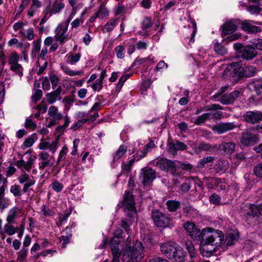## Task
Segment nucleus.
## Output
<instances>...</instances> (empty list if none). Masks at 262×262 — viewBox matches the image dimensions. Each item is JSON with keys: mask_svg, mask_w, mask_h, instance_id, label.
Wrapping results in <instances>:
<instances>
[{"mask_svg": "<svg viewBox=\"0 0 262 262\" xmlns=\"http://www.w3.org/2000/svg\"><path fill=\"white\" fill-rule=\"evenodd\" d=\"M211 228L201 230L197 227L191 231L189 236L194 241H200V249L204 256H209L216 251L224 240L222 232H212Z\"/></svg>", "mask_w": 262, "mask_h": 262, "instance_id": "f257e3e1", "label": "nucleus"}, {"mask_svg": "<svg viewBox=\"0 0 262 262\" xmlns=\"http://www.w3.org/2000/svg\"><path fill=\"white\" fill-rule=\"evenodd\" d=\"M144 247L142 243L128 236L122 249L123 262H140L143 257Z\"/></svg>", "mask_w": 262, "mask_h": 262, "instance_id": "f03ea898", "label": "nucleus"}, {"mask_svg": "<svg viewBox=\"0 0 262 262\" xmlns=\"http://www.w3.org/2000/svg\"><path fill=\"white\" fill-rule=\"evenodd\" d=\"M151 218L156 226L162 228H171L173 225V219L158 209L152 211Z\"/></svg>", "mask_w": 262, "mask_h": 262, "instance_id": "7ed1b4c3", "label": "nucleus"}, {"mask_svg": "<svg viewBox=\"0 0 262 262\" xmlns=\"http://www.w3.org/2000/svg\"><path fill=\"white\" fill-rule=\"evenodd\" d=\"M244 120L253 125L252 130L260 132L262 130V113L260 112L248 111L243 114Z\"/></svg>", "mask_w": 262, "mask_h": 262, "instance_id": "20e7f679", "label": "nucleus"}, {"mask_svg": "<svg viewBox=\"0 0 262 262\" xmlns=\"http://www.w3.org/2000/svg\"><path fill=\"white\" fill-rule=\"evenodd\" d=\"M243 71L241 62H233L227 66L223 73L222 76L224 78L232 77L234 80H238L243 77Z\"/></svg>", "mask_w": 262, "mask_h": 262, "instance_id": "39448f33", "label": "nucleus"}, {"mask_svg": "<svg viewBox=\"0 0 262 262\" xmlns=\"http://www.w3.org/2000/svg\"><path fill=\"white\" fill-rule=\"evenodd\" d=\"M156 166L161 170L170 171L173 176H176L177 165L174 161L166 158H161L156 163Z\"/></svg>", "mask_w": 262, "mask_h": 262, "instance_id": "423d86ee", "label": "nucleus"}, {"mask_svg": "<svg viewBox=\"0 0 262 262\" xmlns=\"http://www.w3.org/2000/svg\"><path fill=\"white\" fill-rule=\"evenodd\" d=\"M121 241L116 237H112L110 240V246L113 255V259L111 262H119L122 249L120 244Z\"/></svg>", "mask_w": 262, "mask_h": 262, "instance_id": "0eeeda50", "label": "nucleus"}, {"mask_svg": "<svg viewBox=\"0 0 262 262\" xmlns=\"http://www.w3.org/2000/svg\"><path fill=\"white\" fill-rule=\"evenodd\" d=\"M70 21V19L69 18L66 25L59 24L55 29V39L56 41H58L61 44H63L69 39L68 34H67V32Z\"/></svg>", "mask_w": 262, "mask_h": 262, "instance_id": "6e6552de", "label": "nucleus"}, {"mask_svg": "<svg viewBox=\"0 0 262 262\" xmlns=\"http://www.w3.org/2000/svg\"><path fill=\"white\" fill-rule=\"evenodd\" d=\"M258 141V136L252 133L249 129H246L242 133L240 142L244 146H253Z\"/></svg>", "mask_w": 262, "mask_h": 262, "instance_id": "1a4fd4ad", "label": "nucleus"}, {"mask_svg": "<svg viewBox=\"0 0 262 262\" xmlns=\"http://www.w3.org/2000/svg\"><path fill=\"white\" fill-rule=\"evenodd\" d=\"M157 177V172L150 168H144L141 169L140 178L144 186L150 185Z\"/></svg>", "mask_w": 262, "mask_h": 262, "instance_id": "9d476101", "label": "nucleus"}, {"mask_svg": "<svg viewBox=\"0 0 262 262\" xmlns=\"http://www.w3.org/2000/svg\"><path fill=\"white\" fill-rule=\"evenodd\" d=\"M258 52L251 45L245 46L239 52V56L244 60L250 61L257 56Z\"/></svg>", "mask_w": 262, "mask_h": 262, "instance_id": "9b49d317", "label": "nucleus"}, {"mask_svg": "<svg viewBox=\"0 0 262 262\" xmlns=\"http://www.w3.org/2000/svg\"><path fill=\"white\" fill-rule=\"evenodd\" d=\"M248 209L247 210H244L242 212L243 214V219L248 224H251L253 221L254 220V217H258L257 212V207L256 205L252 204H249L247 205Z\"/></svg>", "mask_w": 262, "mask_h": 262, "instance_id": "f8f14e48", "label": "nucleus"}, {"mask_svg": "<svg viewBox=\"0 0 262 262\" xmlns=\"http://www.w3.org/2000/svg\"><path fill=\"white\" fill-rule=\"evenodd\" d=\"M236 126L233 122L220 123L213 126L212 129L217 134H222L234 129Z\"/></svg>", "mask_w": 262, "mask_h": 262, "instance_id": "ddd939ff", "label": "nucleus"}, {"mask_svg": "<svg viewBox=\"0 0 262 262\" xmlns=\"http://www.w3.org/2000/svg\"><path fill=\"white\" fill-rule=\"evenodd\" d=\"M178 246L175 243L168 242L161 244L160 250L162 253L169 259L173 255Z\"/></svg>", "mask_w": 262, "mask_h": 262, "instance_id": "4468645a", "label": "nucleus"}, {"mask_svg": "<svg viewBox=\"0 0 262 262\" xmlns=\"http://www.w3.org/2000/svg\"><path fill=\"white\" fill-rule=\"evenodd\" d=\"M241 92L238 90H235L229 94H225L221 96L220 101L223 104H230L234 101L239 97Z\"/></svg>", "mask_w": 262, "mask_h": 262, "instance_id": "2eb2a0df", "label": "nucleus"}, {"mask_svg": "<svg viewBox=\"0 0 262 262\" xmlns=\"http://www.w3.org/2000/svg\"><path fill=\"white\" fill-rule=\"evenodd\" d=\"M38 157L39 160L41 161L38 164L40 170H42L48 166L52 167L53 165V163L51 162L50 155L48 152L45 151L40 152L38 155Z\"/></svg>", "mask_w": 262, "mask_h": 262, "instance_id": "dca6fc26", "label": "nucleus"}, {"mask_svg": "<svg viewBox=\"0 0 262 262\" xmlns=\"http://www.w3.org/2000/svg\"><path fill=\"white\" fill-rule=\"evenodd\" d=\"M173 253V255L169 257V259L176 262H183L185 260L186 253L179 245Z\"/></svg>", "mask_w": 262, "mask_h": 262, "instance_id": "f3484780", "label": "nucleus"}, {"mask_svg": "<svg viewBox=\"0 0 262 262\" xmlns=\"http://www.w3.org/2000/svg\"><path fill=\"white\" fill-rule=\"evenodd\" d=\"M229 168V163L226 160L220 158L218 160L213 167V170L216 173H225Z\"/></svg>", "mask_w": 262, "mask_h": 262, "instance_id": "a211bd4d", "label": "nucleus"}, {"mask_svg": "<svg viewBox=\"0 0 262 262\" xmlns=\"http://www.w3.org/2000/svg\"><path fill=\"white\" fill-rule=\"evenodd\" d=\"M237 26L235 22L233 20H230L224 23L221 27L222 35L225 36L228 34H231L236 30Z\"/></svg>", "mask_w": 262, "mask_h": 262, "instance_id": "6ab92c4d", "label": "nucleus"}, {"mask_svg": "<svg viewBox=\"0 0 262 262\" xmlns=\"http://www.w3.org/2000/svg\"><path fill=\"white\" fill-rule=\"evenodd\" d=\"M64 7L63 3H59L58 0H55L52 7L51 6V3H50L45 10L49 13V15L52 16L53 14L59 13Z\"/></svg>", "mask_w": 262, "mask_h": 262, "instance_id": "aec40b11", "label": "nucleus"}, {"mask_svg": "<svg viewBox=\"0 0 262 262\" xmlns=\"http://www.w3.org/2000/svg\"><path fill=\"white\" fill-rule=\"evenodd\" d=\"M62 91V88L59 86L55 91L48 93L46 95V98L48 102L50 104H52L57 100H60L61 99V93Z\"/></svg>", "mask_w": 262, "mask_h": 262, "instance_id": "412c9836", "label": "nucleus"}, {"mask_svg": "<svg viewBox=\"0 0 262 262\" xmlns=\"http://www.w3.org/2000/svg\"><path fill=\"white\" fill-rule=\"evenodd\" d=\"M187 145L183 142L177 141L176 142H170L168 144V151L175 155L178 150H184L187 149Z\"/></svg>", "mask_w": 262, "mask_h": 262, "instance_id": "4be33fe9", "label": "nucleus"}, {"mask_svg": "<svg viewBox=\"0 0 262 262\" xmlns=\"http://www.w3.org/2000/svg\"><path fill=\"white\" fill-rule=\"evenodd\" d=\"M122 205L125 208L135 207L134 197L132 192L128 191L125 193Z\"/></svg>", "mask_w": 262, "mask_h": 262, "instance_id": "5701e85b", "label": "nucleus"}, {"mask_svg": "<svg viewBox=\"0 0 262 262\" xmlns=\"http://www.w3.org/2000/svg\"><path fill=\"white\" fill-rule=\"evenodd\" d=\"M242 29L249 33H256L261 31L259 27L253 26L248 20L243 21L241 24Z\"/></svg>", "mask_w": 262, "mask_h": 262, "instance_id": "b1692460", "label": "nucleus"}, {"mask_svg": "<svg viewBox=\"0 0 262 262\" xmlns=\"http://www.w3.org/2000/svg\"><path fill=\"white\" fill-rule=\"evenodd\" d=\"M219 148L225 154H232L235 150V144L231 141L223 142L219 145Z\"/></svg>", "mask_w": 262, "mask_h": 262, "instance_id": "393cba45", "label": "nucleus"}, {"mask_svg": "<svg viewBox=\"0 0 262 262\" xmlns=\"http://www.w3.org/2000/svg\"><path fill=\"white\" fill-rule=\"evenodd\" d=\"M243 77H250L256 75L258 70L256 67L252 66H247L245 68H243Z\"/></svg>", "mask_w": 262, "mask_h": 262, "instance_id": "a878e982", "label": "nucleus"}, {"mask_svg": "<svg viewBox=\"0 0 262 262\" xmlns=\"http://www.w3.org/2000/svg\"><path fill=\"white\" fill-rule=\"evenodd\" d=\"M66 235L59 237L60 242H63L61 245L62 248H65L66 247L67 244L70 242V238L72 237L71 228L67 227L66 229Z\"/></svg>", "mask_w": 262, "mask_h": 262, "instance_id": "bb28decb", "label": "nucleus"}, {"mask_svg": "<svg viewBox=\"0 0 262 262\" xmlns=\"http://www.w3.org/2000/svg\"><path fill=\"white\" fill-rule=\"evenodd\" d=\"M118 18H112L107 22L103 27L102 31L103 33L110 32L113 30L118 24Z\"/></svg>", "mask_w": 262, "mask_h": 262, "instance_id": "cd10ccee", "label": "nucleus"}, {"mask_svg": "<svg viewBox=\"0 0 262 262\" xmlns=\"http://www.w3.org/2000/svg\"><path fill=\"white\" fill-rule=\"evenodd\" d=\"M81 57V54L78 53L76 54L69 53L66 56V61L68 63L73 65L77 62Z\"/></svg>", "mask_w": 262, "mask_h": 262, "instance_id": "c85d7f7f", "label": "nucleus"}, {"mask_svg": "<svg viewBox=\"0 0 262 262\" xmlns=\"http://www.w3.org/2000/svg\"><path fill=\"white\" fill-rule=\"evenodd\" d=\"M166 205L169 211L175 212L180 207L181 203L176 200H168L166 202Z\"/></svg>", "mask_w": 262, "mask_h": 262, "instance_id": "c756f323", "label": "nucleus"}, {"mask_svg": "<svg viewBox=\"0 0 262 262\" xmlns=\"http://www.w3.org/2000/svg\"><path fill=\"white\" fill-rule=\"evenodd\" d=\"M223 110V107L218 104H211L207 105H205L203 109H198L195 112V114L198 115L201 113L203 111H211L212 110Z\"/></svg>", "mask_w": 262, "mask_h": 262, "instance_id": "7c9ffc66", "label": "nucleus"}, {"mask_svg": "<svg viewBox=\"0 0 262 262\" xmlns=\"http://www.w3.org/2000/svg\"><path fill=\"white\" fill-rule=\"evenodd\" d=\"M238 238L237 233H229L226 235L225 243L228 246L234 245Z\"/></svg>", "mask_w": 262, "mask_h": 262, "instance_id": "2f4dec72", "label": "nucleus"}, {"mask_svg": "<svg viewBox=\"0 0 262 262\" xmlns=\"http://www.w3.org/2000/svg\"><path fill=\"white\" fill-rule=\"evenodd\" d=\"M42 6V4L39 0H32V4L28 11V15L30 17L33 16L37 9Z\"/></svg>", "mask_w": 262, "mask_h": 262, "instance_id": "473e14b6", "label": "nucleus"}, {"mask_svg": "<svg viewBox=\"0 0 262 262\" xmlns=\"http://www.w3.org/2000/svg\"><path fill=\"white\" fill-rule=\"evenodd\" d=\"M214 159L213 156L204 157L199 161L197 167L199 168H204L207 164L213 162Z\"/></svg>", "mask_w": 262, "mask_h": 262, "instance_id": "72a5a7b5", "label": "nucleus"}, {"mask_svg": "<svg viewBox=\"0 0 262 262\" xmlns=\"http://www.w3.org/2000/svg\"><path fill=\"white\" fill-rule=\"evenodd\" d=\"M252 84L256 94L261 98L262 97V79L255 80Z\"/></svg>", "mask_w": 262, "mask_h": 262, "instance_id": "f704fd0d", "label": "nucleus"}, {"mask_svg": "<svg viewBox=\"0 0 262 262\" xmlns=\"http://www.w3.org/2000/svg\"><path fill=\"white\" fill-rule=\"evenodd\" d=\"M126 147L124 145H121L114 156L113 161L115 162L118 161L126 152Z\"/></svg>", "mask_w": 262, "mask_h": 262, "instance_id": "c9c22d12", "label": "nucleus"}, {"mask_svg": "<svg viewBox=\"0 0 262 262\" xmlns=\"http://www.w3.org/2000/svg\"><path fill=\"white\" fill-rule=\"evenodd\" d=\"M211 114L209 113H206L202 115L199 116L194 122V123L196 125H200L202 123H204L207 120L210 119Z\"/></svg>", "mask_w": 262, "mask_h": 262, "instance_id": "e433bc0d", "label": "nucleus"}, {"mask_svg": "<svg viewBox=\"0 0 262 262\" xmlns=\"http://www.w3.org/2000/svg\"><path fill=\"white\" fill-rule=\"evenodd\" d=\"M136 161V159L133 158L128 163H125V162H123L121 165V172L122 173H125V172H129L132 169V166L133 165L134 162Z\"/></svg>", "mask_w": 262, "mask_h": 262, "instance_id": "4c0bfd02", "label": "nucleus"}, {"mask_svg": "<svg viewBox=\"0 0 262 262\" xmlns=\"http://www.w3.org/2000/svg\"><path fill=\"white\" fill-rule=\"evenodd\" d=\"M214 49L216 53L224 55L227 53V50L220 43L215 42L214 45Z\"/></svg>", "mask_w": 262, "mask_h": 262, "instance_id": "58836bf2", "label": "nucleus"}, {"mask_svg": "<svg viewBox=\"0 0 262 262\" xmlns=\"http://www.w3.org/2000/svg\"><path fill=\"white\" fill-rule=\"evenodd\" d=\"M19 211L20 210L17 208H13L10 210L7 217V221L8 223H12L13 220L15 218L17 214L19 213Z\"/></svg>", "mask_w": 262, "mask_h": 262, "instance_id": "ea45409f", "label": "nucleus"}, {"mask_svg": "<svg viewBox=\"0 0 262 262\" xmlns=\"http://www.w3.org/2000/svg\"><path fill=\"white\" fill-rule=\"evenodd\" d=\"M10 69L19 77H21L23 75V68L18 63L10 66Z\"/></svg>", "mask_w": 262, "mask_h": 262, "instance_id": "a19ab883", "label": "nucleus"}, {"mask_svg": "<svg viewBox=\"0 0 262 262\" xmlns=\"http://www.w3.org/2000/svg\"><path fill=\"white\" fill-rule=\"evenodd\" d=\"M68 150V147L66 146H63L62 147L58 155L56 165H59L62 161H64L66 159Z\"/></svg>", "mask_w": 262, "mask_h": 262, "instance_id": "79ce46f5", "label": "nucleus"}, {"mask_svg": "<svg viewBox=\"0 0 262 262\" xmlns=\"http://www.w3.org/2000/svg\"><path fill=\"white\" fill-rule=\"evenodd\" d=\"M61 69L62 70V71L67 75L71 76H74L75 75H80L82 74V71H73L69 67L67 66L61 65Z\"/></svg>", "mask_w": 262, "mask_h": 262, "instance_id": "37998d69", "label": "nucleus"}, {"mask_svg": "<svg viewBox=\"0 0 262 262\" xmlns=\"http://www.w3.org/2000/svg\"><path fill=\"white\" fill-rule=\"evenodd\" d=\"M214 148L215 146L204 142H201L198 147V149L199 151H211Z\"/></svg>", "mask_w": 262, "mask_h": 262, "instance_id": "c03bdc74", "label": "nucleus"}, {"mask_svg": "<svg viewBox=\"0 0 262 262\" xmlns=\"http://www.w3.org/2000/svg\"><path fill=\"white\" fill-rule=\"evenodd\" d=\"M19 59V55L16 52H12L8 57V64L10 66L18 63Z\"/></svg>", "mask_w": 262, "mask_h": 262, "instance_id": "a18cd8bd", "label": "nucleus"}, {"mask_svg": "<svg viewBox=\"0 0 262 262\" xmlns=\"http://www.w3.org/2000/svg\"><path fill=\"white\" fill-rule=\"evenodd\" d=\"M18 181L20 183L23 184L24 183H29L30 181H35L33 177H30V176L24 171L23 173L21 174L18 178Z\"/></svg>", "mask_w": 262, "mask_h": 262, "instance_id": "49530a36", "label": "nucleus"}, {"mask_svg": "<svg viewBox=\"0 0 262 262\" xmlns=\"http://www.w3.org/2000/svg\"><path fill=\"white\" fill-rule=\"evenodd\" d=\"M117 57L119 59H123L125 57V48L121 45L117 46L115 49Z\"/></svg>", "mask_w": 262, "mask_h": 262, "instance_id": "de8ad7c7", "label": "nucleus"}, {"mask_svg": "<svg viewBox=\"0 0 262 262\" xmlns=\"http://www.w3.org/2000/svg\"><path fill=\"white\" fill-rule=\"evenodd\" d=\"M10 192L14 196H20L22 194L20 186L16 184L11 186L10 188Z\"/></svg>", "mask_w": 262, "mask_h": 262, "instance_id": "09e8293b", "label": "nucleus"}, {"mask_svg": "<svg viewBox=\"0 0 262 262\" xmlns=\"http://www.w3.org/2000/svg\"><path fill=\"white\" fill-rule=\"evenodd\" d=\"M35 159V156H30L28 161L27 162H25L24 169L27 171H29L31 170L32 165L34 164Z\"/></svg>", "mask_w": 262, "mask_h": 262, "instance_id": "8fccbe9b", "label": "nucleus"}, {"mask_svg": "<svg viewBox=\"0 0 262 262\" xmlns=\"http://www.w3.org/2000/svg\"><path fill=\"white\" fill-rule=\"evenodd\" d=\"M186 247L188 251L190 253V256L193 257L195 256L196 250L194 249V246L191 242L188 241L186 242Z\"/></svg>", "mask_w": 262, "mask_h": 262, "instance_id": "3c124183", "label": "nucleus"}, {"mask_svg": "<svg viewBox=\"0 0 262 262\" xmlns=\"http://www.w3.org/2000/svg\"><path fill=\"white\" fill-rule=\"evenodd\" d=\"M251 43L256 50L257 49L262 51V38H254Z\"/></svg>", "mask_w": 262, "mask_h": 262, "instance_id": "603ef678", "label": "nucleus"}, {"mask_svg": "<svg viewBox=\"0 0 262 262\" xmlns=\"http://www.w3.org/2000/svg\"><path fill=\"white\" fill-rule=\"evenodd\" d=\"M142 28L143 30H146L150 28L152 25L151 18L150 17H146L142 22Z\"/></svg>", "mask_w": 262, "mask_h": 262, "instance_id": "864d4df0", "label": "nucleus"}, {"mask_svg": "<svg viewBox=\"0 0 262 262\" xmlns=\"http://www.w3.org/2000/svg\"><path fill=\"white\" fill-rule=\"evenodd\" d=\"M184 227L189 235L191 231H193V230L196 228V226L191 222H187L184 224Z\"/></svg>", "mask_w": 262, "mask_h": 262, "instance_id": "5fc2aeb1", "label": "nucleus"}, {"mask_svg": "<svg viewBox=\"0 0 262 262\" xmlns=\"http://www.w3.org/2000/svg\"><path fill=\"white\" fill-rule=\"evenodd\" d=\"M17 260L24 261L26 258L28 254V249L25 247H23L21 250L17 253Z\"/></svg>", "mask_w": 262, "mask_h": 262, "instance_id": "6e6d98bb", "label": "nucleus"}, {"mask_svg": "<svg viewBox=\"0 0 262 262\" xmlns=\"http://www.w3.org/2000/svg\"><path fill=\"white\" fill-rule=\"evenodd\" d=\"M88 121H89V119L86 118L79 120L77 122L73 124V125L71 127V128L74 130H76L77 129L81 127L83 125L84 123Z\"/></svg>", "mask_w": 262, "mask_h": 262, "instance_id": "4d7b16f0", "label": "nucleus"}, {"mask_svg": "<svg viewBox=\"0 0 262 262\" xmlns=\"http://www.w3.org/2000/svg\"><path fill=\"white\" fill-rule=\"evenodd\" d=\"M147 151V149L144 148L143 150L138 151L136 155L133 156V158L138 161L146 155Z\"/></svg>", "mask_w": 262, "mask_h": 262, "instance_id": "13d9d810", "label": "nucleus"}, {"mask_svg": "<svg viewBox=\"0 0 262 262\" xmlns=\"http://www.w3.org/2000/svg\"><path fill=\"white\" fill-rule=\"evenodd\" d=\"M52 188L55 191L59 192L63 189V186L61 183L56 180L52 183Z\"/></svg>", "mask_w": 262, "mask_h": 262, "instance_id": "bf43d9fd", "label": "nucleus"}, {"mask_svg": "<svg viewBox=\"0 0 262 262\" xmlns=\"http://www.w3.org/2000/svg\"><path fill=\"white\" fill-rule=\"evenodd\" d=\"M34 136V135H32L25 139L23 143L25 148L30 147L34 144L35 142Z\"/></svg>", "mask_w": 262, "mask_h": 262, "instance_id": "052dcab7", "label": "nucleus"}, {"mask_svg": "<svg viewBox=\"0 0 262 262\" xmlns=\"http://www.w3.org/2000/svg\"><path fill=\"white\" fill-rule=\"evenodd\" d=\"M25 127L28 129H31L32 130H34L36 128L37 125L36 123L32 121V119L30 118H27L26 120Z\"/></svg>", "mask_w": 262, "mask_h": 262, "instance_id": "680f3d73", "label": "nucleus"}, {"mask_svg": "<svg viewBox=\"0 0 262 262\" xmlns=\"http://www.w3.org/2000/svg\"><path fill=\"white\" fill-rule=\"evenodd\" d=\"M254 174L258 178H262V163L257 165L253 169Z\"/></svg>", "mask_w": 262, "mask_h": 262, "instance_id": "e2e57ef3", "label": "nucleus"}, {"mask_svg": "<svg viewBox=\"0 0 262 262\" xmlns=\"http://www.w3.org/2000/svg\"><path fill=\"white\" fill-rule=\"evenodd\" d=\"M4 232L9 235H12L15 234L16 232L15 228L13 226H11L8 224H6L4 226Z\"/></svg>", "mask_w": 262, "mask_h": 262, "instance_id": "0e129e2a", "label": "nucleus"}, {"mask_svg": "<svg viewBox=\"0 0 262 262\" xmlns=\"http://www.w3.org/2000/svg\"><path fill=\"white\" fill-rule=\"evenodd\" d=\"M132 74H126L122 76L119 79V80L117 83V88L119 89H121L124 83L128 79L129 77L131 76Z\"/></svg>", "mask_w": 262, "mask_h": 262, "instance_id": "69168bd1", "label": "nucleus"}, {"mask_svg": "<svg viewBox=\"0 0 262 262\" xmlns=\"http://www.w3.org/2000/svg\"><path fill=\"white\" fill-rule=\"evenodd\" d=\"M41 211L43 215L46 216H52L55 214L53 210L50 209L49 207H46L45 205L42 206Z\"/></svg>", "mask_w": 262, "mask_h": 262, "instance_id": "338daca9", "label": "nucleus"}, {"mask_svg": "<svg viewBox=\"0 0 262 262\" xmlns=\"http://www.w3.org/2000/svg\"><path fill=\"white\" fill-rule=\"evenodd\" d=\"M247 10L251 14H259L261 9L258 6L252 5L247 8Z\"/></svg>", "mask_w": 262, "mask_h": 262, "instance_id": "774afa93", "label": "nucleus"}]
</instances>
